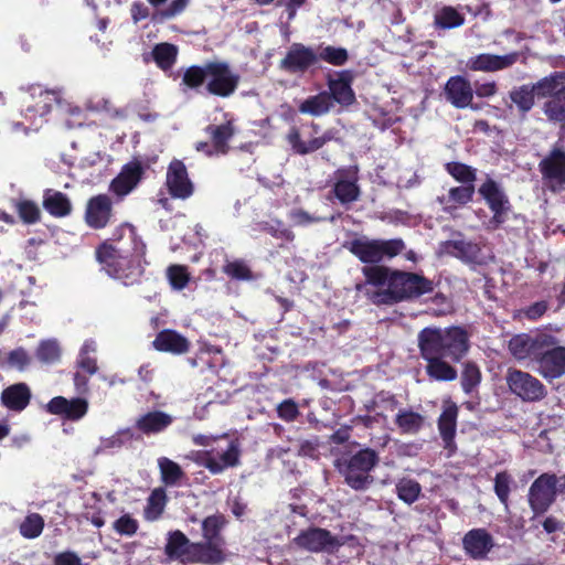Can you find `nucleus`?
<instances>
[{
    "mask_svg": "<svg viewBox=\"0 0 565 565\" xmlns=\"http://www.w3.org/2000/svg\"><path fill=\"white\" fill-rule=\"evenodd\" d=\"M362 273L366 279V284L375 287L386 286L388 288L393 269L380 265H370L364 266Z\"/></svg>",
    "mask_w": 565,
    "mask_h": 565,
    "instance_id": "obj_35",
    "label": "nucleus"
},
{
    "mask_svg": "<svg viewBox=\"0 0 565 565\" xmlns=\"http://www.w3.org/2000/svg\"><path fill=\"white\" fill-rule=\"evenodd\" d=\"M511 477L507 472H500L494 479V491L502 503H507L510 492Z\"/></svg>",
    "mask_w": 565,
    "mask_h": 565,
    "instance_id": "obj_58",
    "label": "nucleus"
},
{
    "mask_svg": "<svg viewBox=\"0 0 565 565\" xmlns=\"http://www.w3.org/2000/svg\"><path fill=\"white\" fill-rule=\"evenodd\" d=\"M446 169L457 181L463 184H473L476 180V170L470 166L460 162L447 163Z\"/></svg>",
    "mask_w": 565,
    "mask_h": 565,
    "instance_id": "obj_51",
    "label": "nucleus"
},
{
    "mask_svg": "<svg viewBox=\"0 0 565 565\" xmlns=\"http://www.w3.org/2000/svg\"><path fill=\"white\" fill-rule=\"evenodd\" d=\"M347 73L340 74L338 78L329 79V89L332 102L335 100L342 105H351L354 102V93L350 86V78H345Z\"/></svg>",
    "mask_w": 565,
    "mask_h": 565,
    "instance_id": "obj_28",
    "label": "nucleus"
},
{
    "mask_svg": "<svg viewBox=\"0 0 565 565\" xmlns=\"http://www.w3.org/2000/svg\"><path fill=\"white\" fill-rule=\"evenodd\" d=\"M447 99L457 108H465L470 105L473 94L471 85L461 76L451 77L446 86Z\"/></svg>",
    "mask_w": 565,
    "mask_h": 565,
    "instance_id": "obj_21",
    "label": "nucleus"
},
{
    "mask_svg": "<svg viewBox=\"0 0 565 565\" xmlns=\"http://www.w3.org/2000/svg\"><path fill=\"white\" fill-rule=\"evenodd\" d=\"M151 55L157 65L167 71L175 63L178 47L170 43H160L153 47Z\"/></svg>",
    "mask_w": 565,
    "mask_h": 565,
    "instance_id": "obj_34",
    "label": "nucleus"
},
{
    "mask_svg": "<svg viewBox=\"0 0 565 565\" xmlns=\"http://www.w3.org/2000/svg\"><path fill=\"white\" fill-rule=\"evenodd\" d=\"M479 193L487 201L491 211L493 212L492 222H494L497 225L503 223L505 221V214L510 209V203L507 195L500 189L499 184L489 178L479 188Z\"/></svg>",
    "mask_w": 565,
    "mask_h": 565,
    "instance_id": "obj_14",
    "label": "nucleus"
},
{
    "mask_svg": "<svg viewBox=\"0 0 565 565\" xmlns=\"http://www.w3.org/2000/svg\"><path fill=\"white\" fill-rule=\"evenodd\" d=\"M480 247L463 239H451L441 242L437 249L439 257L444 255L455 256L466 263H476L480 255Z\"/></svg>",
    "mask_w": 565,
    "mask_h": 565,
    "instance_id": "obj_19",
    "label": "nucleus"
},
{
    "mask_svg": "<svg viewBox=\"0 0 565 565\" xmlns=\"http://www.w3.org/2000/svg\"><path fill=\"white\" fill-rule=\"evenodd\" d=\"M31 390L26 383H15L6 387L0 396L1 404L9 411L20 413L31 401Z\"/></svg>",
    "mask_w": 565,
    "mask_h": 565,
    "instance_id": "obj_20",
    "label": "nucleus"
},
{
    "mask_svg": "<svg viewBox=\"0 0 565 565\" xmlns=\"http://www.w3.org/2000/svg\"><path fill=\"white\" fill-rule=\"evenodd\" d=\"M241 76L233 72L225 62L207 63L206 90L220 97L231 96L237 88Z\"/></svg>",
    "mask_w": 565,
    "mask_h": 565,
    "instance_id": "obj_5",
    "label": "nucleus"
},
{
    "mask_svg": "<svg viewBox=\"0 0 565 565\" xmlns=\"http://www.w3.org/2000/svg\"><path fill=\"white\" fill-rule=\"evenodd\" d=\"M481 381V372L478 365L473 362H467L463 365L461 373V386L465 393H471Z\"/></svg>",
    "mask_w": 565,
    "mask_h": 565,
    "instance_id": "obj_48",
    "label": "nucleus"
},
{
    "mask_svg": "<svg viewBox=\"0 0 565 565\" xmlns=\"http://www.w3.org/2000/svg\"><path fill=\"white\" fill-rule=\"evenodd\" d=\"M189 0H172L171 3L164 9H158L151 15V20L156 23L163 22L181 13L188 6Z\"/></svg>",
    "mask_w": 565,
    "mask_h": 565,
    "instance_id": "obj_52",
    "label": "nucleus"
},
{
    "mask_svg": "<svg viewBox=\"0 0 565 565\" xmlns=\"http://www.w3.org/2000/svg\"><path fill=\"white\" fill-rule=\"evenodd\" d=\"M318 62V55L312 47L301 43H294L288 49L285 57L280 61V70L290 74H303L309 67Z\"/></svg>",
    "mask_w": 565,
    "mask_h": 565,
    "instance_id": "obj_11",
    "label": "nucleus"
},
{
    "mask_svg": "<svg viewBox=\"0 0 565 565\" xmlns=\"http://www.w3.org/2000/svg\"><path fill=\"white\" fill-rule=\"evenodd\" d=\"M555 475L543 473L530 487L529 502L535 514L544 513L555 500Z\"/></svg>",
    "mask_w": 565,
    "mask_h": 565,
    "instance_id": "obj_10",
    "label": "nucleus"
},
{
    "mask_svg": "<svg viewBox=\"0 0 565 565\" xmlns=\"http://www.w3.org/2000/svg\"><path fill=\"white\" fill-rule=\"evenodd\" d=\"M349 250L362 263L377 265L385 258H393L405 249L402 238L370 239L367 237L355 238L348 244Z\"/></svg>",
    "mask_w": 565,
    "mask_h": 565,
    "instance_id": "obj_3",
    "label": "nucleus"
},
{
    "mask_svg": "<svg viewBox=\"0 0 565 565\" xmlns=\"http://www.w3.org/2000/svg\"><path fill=\"white\" fill-rule=\"evenodd\" d=\"M158 465L160 468L162 481L166 484L178 483L184 475L181 467L177 462L166 457L160 458Z\"/></svg>",
    "mask_w": 565,
    "mask_h": 565,
    "instance_id": "obj_46",
    "label": "nucleus"
},
{
    "mask_svg": "<svg viewBox=\"0 0 565 565\" xmlns=\"http://www.w3.org/2000/svg\"><path fill=\"white\" fill-rule=\"evenodd\" d=\"M85 222L89 227L96 230L106 226V194H98L88 200Z\"/></svg>",
    "mask_w": 565,
    "mask_h": 565,
    "instance_id": "obj_27",
    "label": "nucleus"
},
{
    "mask_svg": "<svg viewBox=\"0 0 565 565\" xmlns=\"http://www.w3.org/2000/svg\"><path fill=\"white\" fill-rule=\"evenodd\" d=\"M277 413L281 419L292 422L299 415L298 405L291 398L285 399L277 406Z\"/></svg>",
    "mask_w": 565,
    "mask_h": 565,
    "instance_id": "obj_59",
    "label": "nucleus"
},
{
    "mask_svg": "<svg viewBox=\"0 0 565 565\" xmlns=\"http://www.w3.org/2000/svg\"><path fill=\"white\" fill-rule=\"evenodd\" d=\"M396 492L401 500L407 504H412L418 499L422 487L413 479L403 478L396 483Z\"/></svg>",
    "mask_w": 565,
    "mask_h": 565,
    "instance_id": "obj_42",
    "label": "nucleus"
},
{
    "mask_svg": "<svg viewBox=\"0 0 565 565\" xmlns=\"http://www.w3.org/2000/svg\"><path fill=\"white\" fill-rule=\"evenodd\" d=\"M88 409L85 398L74 397L67 399L64 396H55L45 405V411L51 415L60 416L65 420H78Z\"/></svg>",
    "mask_w": 565,
    "mask_h": 565,
    "instance_id": "obj_13",
    "label": "nucleus"
},
{
    "mask_svg": "<svg viewBox=\"0 0 565 565\" xmlns=\"http://www.w3.org/2000/svg\"><path fill=\"white\" fill-rule=\"evenodd\" d=\"M167 185L172 196L186 199L193 193V184L183 162L173 160L167 172Z\"/></svg>",
    "mask_w": 565,
    "mask_h": 565,
    "instance_id": "obj_17",
    "label": "nucleus"
},
{
    "mask_svg": "<svg viewBox=\"0 0 565 565\" xmlns=\"http://www.w3.org/2000/svg\"><path fill=\"white\" fill-rule=\"evenodd\" d=\"M557 344V340L546 333H536L534 335L519 334L509 341V350L516 359L533 356L536 359L540 349Z\"/></svg>",
    "mask_w": 565,
    "mask_h": 565,
    "instance_id": "obj_8",
    "label": "nucleus"
},
{
    "mask_svg": "<svg viewBox=\"0 0 565 565\" xmlns=\"http://www.w3.org/2000/svg\"><path fill=\"white\" fill-rule=\"evenodd\" d=\"M507 383L510 391L524 402H539L547 394V390L539 379L520 370H510Z\"/></svg>",
    "mask_w": 565,
    "mask_h": 565,
    "instance_id": "obj_6",
    "label": "nucleus"
},
{
    "mask_svg": "<svg viewBox=\"0 0 565 565\" xmlns=\"http://www.w3.org/2000/svg\"><path fill=\"white\" fill-rule=\"evenodd\" d=\"M195 561L203 564H220L224 561V554L216 542H205L191 545Z\"/></svg>",
    "mask_w": 565,
    "mask_h": 565,
    "instance_id": "obj_29",
    "label": "nucleus"
},
{
    "mask_svg": "<svg viewBox=\"0 0 565 565\" xmlns=\"http://www.w3.org/2000/svg\"><path fill=\"white\" fill-rule=\"evenodd\" d=\"M167 502V495L163 489L152 491L147 501L145 516L149 521L157 520L163 512Z\"/></svg>",
    "mask_w": 565,
    "mask_h": 565,
    "instance_id": "obj_37",
    "label": "nucleus"
},
{
    "mask_svg": "<svg viewBox=\"0 0 565 565\" xmlns=\"http://www.w3.org/2000/svg\"><path fill=\"white\" fill-rule=\"evenodd\" d=\"M535 90L533 86L522 85L510 92V98L516 105L519 111L524 116L534 106Z\"/></svg>",
    "mask_w": 565,
    "mask_h": 565,
    "instance_id": "obj_33",
    "label": "nucleus"
},
{
    "mask_svg": "<svg viewBox=\"0 0 565 565\" xmlns=\"http://www.w3.org/2000/svg\"><path fill=\"white\" fill-rule=\"evenodd\" d=\"M134 433L130 428L121 429L117 434L108 438V448H120L131 441Z\"/></svg>",
    "mask_w": 565,
    "mask_h": 565,
    "instance_id": "obj_61",
    "label": "nucleus"
},
{
    "mask_svg": "<svg viewBox=\"0 0 565 565\" xmlns=\"http://www.w3.org/2000/svg\"><path fill=\"white\" fill-rule=\"evenodd\" d=\"M225 524V519L223 515H211L207 516L202 523L203 536L206 542H216L221 541L220 531Z\"/></svg>",
    "mask_w": 565,
    "mask_h": 565,
    "instance_id": "obj_49",
    "label": "nucleus"
},
{
    "mask_svg": "<svg viewBox=\"0 0 565 565\" xmlns=\"http://www.w3.org/2000/svg\"><path fill=\"white\" fill-rule=\"evenodd\" d=\"M172 416L167 413L154 411L149 412L136 422V427L143 434H158L172 424Z\"/></svg>",
    "mask_w": 565,
    "mask_h": 565,
    "instance_id": "obj_25",
    "label": "nucleus"
},
{
    "mask_svg": "<svg viewBox=\"0 0 565 565\" xmlns=\"http://www.w3.org/2000/svg\"><path fill=\"white\" fill-rule=\"evenodd\" d=\"M224 271L232 278H236V279H249L250 278L249 268L243 262H239V260L227 263L224 266Z\"/></svg>",
    "mask_w": 565,
    "mask_h": 565,
    "instance_id": "obj_60",
    "label": "nucleus"
},
{
    "mask_svg": "<svg viewBox=\"0 0 565 565\" xmlns=\"http://www.w3.org/2000/svg\"><path fill=\"white\" fill-rule=\"evenodd\" d=\"M519 52H512L505 55L479 54L469 58L467 67L471 71L497 72L514 65L520 58Z\"/></svg>",
    "mask_w": 565,
    "mask_h": 565,
    "instance_id": "obj_16",
    "label": "nucleus"
},
{
    "mask_svg": "<svg viewBox=\"0 0 565 565\" xmlns=\"http://www.w3.org/2000/svg\"><path fill=\"white\" fill-rule=\"evenodd\" d=\"M142 174V164L139 161H131L122 167L120 173L111 181L109 190L122 199L138 185Z\"/></svg>",
    "mask_w": 565,
    "mask_h": 565,
    "instance_id": "obj_15",
    "label": "nucleus"
},
{
    "mask_svg": "<svg viewBox=\"0 0 565 565\" xmlns=\"http://www.w3.org/2000/svg\"><path fill=\"white\" fill-rule=\"evenodd\" d=\"M379 461V455L374 449H360L343 463L344 468L341 469V472L344 476L345 483L356 491L369 489L374 482L371 471Z\"/></svg>",
    "mask_w": 565,
    "mask_h": 565,
    "instance_id": "obj_4",
    "label": "nucleus"
},
{
    "mask_svg": "<svg viewBox=\"0 0 565 565\" xmlns=\"http://www.w3.org/2000/svg\"><path fill=\"white\" fill-rule=\"evenodd\" d=\"M535 360L539 363V372L545 379H557L565 373V347L554 344L540 349Z\"/></svg>",
    "mask_w": 565,
    "mask_h": 565,
    "instance_id": "obj_12",
    "label": "nucleus"
},
{
    "mask_svg": "<svg viewBox=\"0 0 565 565\" xmlns=\"http://www.w3.org/2000/svg\"><path fill=\"white\" fill-rule=\"evenodd\" d=\"M35 356L42 364H54L61 358V349L56 341H41L35 350Z\"/></svg>",
    "mask_w": 565,
    "mask_h": 565,
    "instance_id": "obj_38",
    "label": "nucleus"
},
{
    "mask_svg": "<svg viewBox=\"0 0 565 565\" xmlns=\"http://www.w3.org/2000/svg\"><path fill=\"white\" fill-rule=\"evenodd\" d=\"M168 278L174 289H182L189 281V275L184 267L173 265L168 268Z\"/></svg>",
    "mask_w": 565,
    "mask_h": 565,
    "instance_id": "obj_54",
    "label": "nucleus"
},
{
    "mask_svg": "<svg viewBox=\"0 0 565 565\" xmlns=\"http://www.w3.org/2000/svg\"><path fill=\"white\" fill-rule=\"evenodd\" d=\"M95 349L90 344L85 343L79 352L76 361L77 369L82 370L86 374H94L97 371L96 360L89 356V352H94Z\"/></svg>",
    "mask_w": 565,
    "mask_h": 565,
    "instance_id": "obj_53",
    "label": "nucleus"
},
{
    "mask_svg": "<svg viewBox=\"0 0 565 565\" xmlns=\"http://www.w3.org/2000/svg\"><path fill=\"white\" fill-rule=\"evenodd\" d=\"M294 544L309 552L333 553L340 545L339 539L321 527H309L294 539Z\"/></svg>",
    "mask_w": 565,
    "mask_h": 565,
    "instance_id": "obj_7",
    "label": "nucleus"
},
{
    "mask_svg": "<svg viewBox=\"0 0 565 565\" xmlns=\"http://www.w3.org/2000/svg\"><path fill=\"white\" fill-rule=\"evenodd\" d=\"M58 94L54 90H40L38 95L32 94L31 100L26 104L24 109V117L32 119L35 117H44L51 110L53 105L58 103Z\"/></svg>",
    "mask_w": 565,
    "mask_h": 565,
    "instance_id": "obj_22",
    "label": "nucleus"
},
{
    "mask_svg": "<svg viewBox=\"0 0 565 565\" xmlns=\"http://www.w3.org/2000/svg\"><path fill=\"white\" fill-rule=\"evenodd\" d=\"M7 362L9 365L23 371L30 364L31 358L23 348H17L9 352Z\"/></svg>",
    "mask_w": 565,
    "mask_h": 565,
    "instance_id": "obj_57",
    "label": "nucleus"
},
{
    "mask_svg": "<svg viewBox=\"0 0 565 565\" xmlns=\"http://www.w3.org/2000/svg\"><path fill=\"white\" fill-rule=\"evenodd\" d=\"M333 192L342 204H349L359 200L361 193L359 185L351 181H337Z\"/></svg>",
    "mask_w": 565,
    "mask_h": 565,
    "instance_id": "obj_44",
    "label": "nucleus"
},
{
    "mask_svg": "<svg viewBox=\"0 0 565 565\" xmlns=\"http://www.w3.org/2000/svg\"><path fill=\"white\" fill-rule=\"evenodd\" d=\"M458 408L456 405L447 407L438 419L440 436L445 443V448L452 451L455 449L454 438L456 435Z\"/></svg>",
    "mask_w": 565,
    "mask_h": 565,
    "instance_id": "obj_26",
    "label": "nucleus"
},
{
    "mask_svg": "<svg viewBox=\"0 0 565 565\" xmlns=\"http://www.w3.org/2000/svg\"><path fill=\"white\" fill-rule=\"evenodd\" d=\"M54 565H83L79 556L71 551L57 553L53 559Z\"/></svg>",
    "mask_w": 565,
    "mask_h": 565,
    "instance_id": "obj_62",
    "label": "nucleus"
},
{
    "mask_svg": "<svg viewBox=\"0 0 565 565\" xmlns=\"http://www.w3.org/2000/svg\"><path fill=\"white\" fill-rule=\"evenodd\" d=\"M539 96H552L565 89V72H554L532 85Z\"/></svg>",
    "mask_w": 565,
    "mask_h": 565,
    "instance_id": "obj_31",
    "label": "nucleus"
},
{
    "mask_svg": "<svg viewBox=\"0 0 565 565\" xmlns=\"http://www.w3.org/2000/svg\"><path fill=\"white\" fill-rule=\"evenodd\" d=\"M206 131L211 135L215 150L221 153H226L228 150L227 141L234 134L231 122L220 126L210 125Z\"/></svg>",
    "mask_w": 565,
    "mask_h": 565,
    "instance_id": "obj_36",
    "label": "nucleus"
},
{
    "mask_svg": "<svg viewBox=\"0 0 565 565\" xmlns=\"http://www.w3.org/2000/svg\"><path fill=\"white\" fill-rule=\"evenodd\" d=\"M182 82L190 88H198L204 83L207 84V63L203 66L189 67L183 74Z\"/></svg>",
    "mask_w": 565,
    "mask_h": 565,
    "instance_id": "obj_50",
    "label": "nucleus"
},
{
    "mask_svg": "<svg viewBox=\"0 0 565 565\" xmlns=\"http://www.w3.org/2000/svg\"><path fill=\"white\" fill-rule=\"evenodd\" d=\"M287 139L295 152L299 154H307V150L305 149V142L300 139V134L298 129L292 128L288 134Z\"/></svg>",
    "mask_w": 565,
    "mask_h": 565,
    "instance_id": "obj_63",
    "label": "nucleus"
},
{
    "mask_svg": "<svg viewBox=\"0 0 565 565\" xmlns=\"http://www.w3.org/2000/svg\"><path fill=\"white\" fill-rule=\"evenodd\" d=\"M42 205L50 215L56 218L68 216L73 210L68 196L54 189L44 190Z\"/></svg>",
    "mask_w": 565,
    "mask_h": 565,
    "instance_id": "obj_23",
    "label": "nucleus"
},
{
    "mask_svg": "<svg viewBox=\"0 0 565 565\" xmlns=\"http://www.w3.org/2000/svg\"><path fill=\"white\" fill-rule=\"evenodd\" d=\"M417 340L420 355L427 361V375L435 381L456 380L457 370L445 359L458 362L467 353L469 349L467 332L460 327L424 328L418 333Z\"/></svg>",
    "mask_w": 565,
    "mask_h": 565,
    "instance_id": "obj_1",
    "label": "nucleus"
},
{
    "mask_svg": "<svg viewBox=\"0 0 565 565\" xmlns=\"http://www.w3.org/2000/svg\"><path fill=\"white\" fill-rule=\"evenodd\" d=\"M540 170L546 186L553 192L561 191L565 184V151L559 148L553 149L550 156L540 162Z\"/></svg>",
    "mask_w": 565,
    "mask_h": 565,
    "instance_id": "obj_9",
    "label": "nucleus"
},
{
    "mask_svg": "<svg viewBox=\"0 0 565 565\" xmlns=\"http://www.w3.org/2000/svg\"><path fill=\"white\" fill-rule=\"evenodd\" d=\"M463 17L454 8L446 7L435 15V23L441 29H451L460 26L463 23Z\"/></svg>",
    "mask_w": 565,
    "mask_h": 565,
    "instance_id": "obj_47",
    "label": "nucleus"
},
{
    "mask_svg": "<svg viewBox=\"0 0 565 565\" xmlns=\"http://www.w3.org/2000/svg\"><path fill=\"white\" fill-rule=\"evenodd\" d=\"M316 55H318V61L322 60L335 66L344 65L349 60V54L345 49L331 45H320L316 51Z\"/></svg>",
    "mask_w": 565,
    "mask_h": 565,
    "instance_id": "obj_40",
    "label": "nucleus"
},
{
    "mask_svg": "<svg viewBox=\"0 0 565 565\" xmlns=\"http://www.w3.org/2000/svg\"><path fill=\"white\" fill-rule=\"evenodd\" d=\"M395 422L403 433L415 434L423 426L424 417L412 411H401Z\"/></svg>",
    "mask_w": 565,
    "mask_h": 565,
    "instance_id": "obj_39",
    "label": "nucleus"
},
{
    "mask_svg": "<svg viewBox=\"0 0 565 565\" xmlns=\"http://www.w3.org/2000/svg\"><path fill=\"white\" fill-rule=\"evenodd\" d=\"M44 529V519L39 513H31L20 524V534L25 539H35Z\"/></svg>",
    "mask_w": 565,
    "mask_h": 565,
    "instance_id": "obj_45",
    "label": "nucleus"
},
{
    "mask_svg": "<svg viewBox=\"0 0 565 565\" xmlns=\"http://www.w3.org/2000/svg\"><path fill=\"white\" fill-rule=\"evenodd\" d=\"M337 181H351L356 183L358 181V167L351 166L348 168L339 169L337 171Z\"/></svg>",
    "mask_w": 565,
    "mask_h": 565,
    "instance_id": "obj_64",
    "label": "nucleus"
},
{
    "mask_svg": "<svg viewBox=\"0 0 565 565\" xmlns=\"http://www.w3.org/2000/svg\"><path fill=\"white\" fill-rule=\"evenodd\" d=\"M114 530L120 535H134L138 530V522L129 514H125L113 524Z\"/></svg>",
    "mask_w": 565,
    "mask_h": 565,
    "instance_id": "obj_56",
    "label": "nucleus"
},
{
    "mask_svg": "<svg viewBox=\"0 0 565 565\" xmlns=\"http://www.w3.org/2000/svg\"><path fill=\"white\" fill-rule=\"evenodd\" d=\"M189 543L188 537L181 531H173L169 534L164 548L166 554L170 558H179L186 553Z\"/></svg>",
    "mask_w": 565,
    "mask_h": 565,
    "instance_id": "obj_41",
    "label": "nucleus"
},
{
    "mask_svg": "<svg viewBox=\"0 0 565 565\" xmlns=\"http://www.w3.org/2000/svg\"><path fill=\"white\" fill-rule=\"evenodd\" d=\"M333 106L332 97L328 92H322L303 100L299 106V111L319 116L326 114Z\"/></svg>",
    "mask_w": 565,
    "mask_h": 565,
    "instance_id": "obj_30",
    "label": "nucleus"
},
{
    "mask_svg": "<svg viewBox=\"0 0 565 565\" xmlns=\"http://www.w3.org/2000/svg\"><path fill=\"white\" fill-rule=\"evenodd\" d=\"M463 548L472 558L481 559L493 547V539L484 529L470 530L462 540Z\"/></svg>",
    "mask_w": 565,
    "mask_h": 565,
    "instance_id": "obj_18",
    "label": "nucleus"
},
{
    "mask_svg": "<svg viewBox=\"0 0 565 565\" xmlns=\"http://www.w3.org/2000/svg\"><path fill=\"white\" fill-rule=\"evenodd\" d=\"M543 110L550 121L565 124V89L552 95Z\"/></svg>",
    "mask_w": 565,
    "mask_h": 565,
    "instance_id": "obj_32",
    "label": "nucleus"
},
{
    "mask_svg": "<svg viewBox=\"0 0 565 565\" xmlns=\"http://www.w3.org/2000/svg\"><path fill=\"white\" fill-rule=\"evenodd\" d=\"M153 347L159 351L181 354L188 352L189 341L173 330H163L156 337Z\"/></svg>",
    "mask_w": 565,
    "mask_h": 565,
    "instance_id": "obj_24",
    "label": "nucleus"
},
{
    "mask_svg": "<svg viewBox=\"0 0 565 565\" xmlns=\"http://www.w3.org/2000/svg\"><path fill=\"white\" fill-rule=\"evenodd\" d=\"M433 289V281L424 276L395 269L393 270L388 288L373 291L370 298L376 305H394L418 298L424 294L431 292Z\"/></svg>",
    "mask_w": 565,
    "mask_h": 565,
    "instance_id": "obj_2",
    "label": "nucleus"
},
{
    "mask_svg": "<svg viewBox=\"0 0 565 565\" xmlns=\"http://www.w3.org/2000/svg\"><path fill=\"white\" fill-rule=\"evenodd\" d=\"M473 193V184H463L449 190V200L458 204H466L472 200Z\"/></svg>",
    "mask_w": 565,
    "mask_h": 565,
    "instance_id": "obj_55",
    "label": "nucleus"
},
{
    "mask_svg": "<svg viewBox=\"0 0 565 565\" xmlns=\"http://www.w3.org/2000/svg\"><path fill=\"white\" fill-rule=\"evenodd\" d=\"M15 210L25 224H35L41 220V210L39 205L31 200H20L15 203Z\"/></svg>",
    "mask_w": 565,
    "mask_h": 565,
    "instance_id": "obj_43",
    "label": "nucleus"
}]
</instances>
